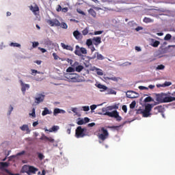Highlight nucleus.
<instances>
[{
    "mask_svg": "<svg viewBox=\"0 0 175 175\" xmlns=\"http://www.w3.org/2000/svg\"><path fill=\"white\" fill-rule=\"evenodd\" d=\"M102 111L103 113V116H108V117L116 118V121H121V120H122V118L120 116V113H118V111L117 110L109 112L107 108H103Z\"/></svg>",
    "mask_w": 175,
    "mask_h": 175,
    "instance_id": "1",
    "label": "nucleus"
},
{
    "mask_svg": "<svg viewBox=\"0 0 175 175\" xmlns=\"http://www.w3.org/2000/svg\"><path fill=\"white\" fill-rule=\"evenodd\" d=\"M151 110H152V105L148 104L145 106V109H139L137 111V114H142L143 117L147 118L151 116Z\"/></svg>",
    "mask_w": 175,
    "mask_h": 175,
    "instance_id": "2",
    "label": "nucleus"
},
{
    "mask_svg": "<svg viewBox=\"0 0 175 175\" xmlns=\"http://www.w3.org/2000/svg\"><path fill=\"white\" fill-rule=\"evenodd\" d=\"M85 136H88L87 129H82L81 126H79L75 130V137L80 139L81 137H85Z\"/></svg>",
    "mask_w": 175,
    "mask_h": 175,
    "instance_id": "3",
    "label": "nucleus"
},
{
    "mask_svg": "<svg viewBox=\"0 0 175 175\" xmlns=\"http://www.w3.org/2000/svg\"><path fill=\"white\" fill-rule=\"evenodd\" d=\"M75 49V54L79 57H81V54H87V49L84 47L80 48L79 45H77Z\"/></svg>",
    "mask_w": 175,
    "mask_h": 175,
    "instance_id": "4",
    "label": "nucleus"
},
{
    "mask_svg": "<svg viewBox=\"0 0 175 175\" xmlns=\"http://www.w3.org/2000/svg\"><path fill=\"white\" fill-rule=\"evenodd\" d=\"M46 23L50 27H59V25H61V23H59V21L57 18L48 19L46 20Z\"/></svg>",
    "mask_w": 175,
    "mask_h": 175,
    "instance_id": "5",
    "label": "nucleus"
},
{
    "mask_svg": "<svg viewBox=\"0 0 175 175\" xmlns=\"http://www.w3.org/2000/svg\"><path fill=\"white\" fill-rule=\"evenodd\" d=\"M166 94L161 93L156 96V100L159 102V103H165V100L166 99Z\"/></svg>",
    "mask_w": 175,
    "mask_h": 175,
    "instance_id": "6",
    "label": "nucleus"
},
{
    "mask_svg": "<svg viewBox=\"0 0 175 175\" xmlns=\"http://www.w3.org/2000/svg\"><path fill=\"white\" fill-rule=\"evenodd\" d=\"M101 131L103 133L98 135V139H100L103 142H105V139L109 137V132H107V130L105 129V128L103 127L101 129Z\"/></svg>",
    "mask_w": 175,
    "mask_h": 175,
    "instance_id": "7",
    "label": "nucleus"
},
{
    "mask_svg": "<svg viewBox=\"0 0 175 175\" xmlns=\"http://www.w3.org/2000/svg\"><path fill=\"white\" fill-rule=\"evenodd\" d=\"M126 95L130 99H135L139 96V94L133 91H127Z\"/></svg>",
    "mask_w": 175,
    "mask_h": 175,
    "instance_id": "8",
    "label": "nucleus"
},
{
    "mask_svg": "<svg viewBox=\"0 0 175 175\" xmlns=\"http://www.w3.org/2000/svg\"><path fill=\"white\" fill-rule=\"evenodd\" d=\"M165 111V108L161 105H159L154 108L152 114H158L159 113H163Z\"/></svg>",
    "mask_w": 175,
    "mask_h": 175,
    "instance_id": "9",
    "label": "nucleus"
},
{
    "mask_svg": "<svg viewBox=\"0 0 175 175\" xmlns=\"http://www.w3.org/2000/svg\"><path fill=\"white\" fill-rule=\"evenodd\" d=\"M73 36L77 40H81L83 39V35L79 30H76L73 32Z\"/></svg>",
    "mask_w": 175,
    "mask_h": 175,
    "instance_id": "10",
    "label": "nucleus"
},
{
    "mask_svg": "<svg viewBox=\"0 0 175 175\" xmlns=\"http://www.w3.org/2000/svg\"><path fill=\"white\" fill-rule=\"evenodd\" d=\"M44 100V95L43 94H38V96L35 98V103L39 105V103H42Z\"/></svg>",
    "mask_w": 175,
    "mask_h": 175,
    "instance_id": "11",
    "label": "nucleus"
},
{
    "mask_svg": "<svg viewBox=\"0 0 175 175\" xmlns=\"http://www.w3.org/2000/svg\"><path fill=\"white\" fill-rule=\"evenodd\" d=\"M21 91L23 92V94H25V91H27V90H29V84H25L24 82H23V81H21Z\"/></svg>",
    "mask_w": 175,
    "mask_h": 175,
    "instance_id": "12",
    "label": "nucleus"
},
{
    "mask_svg": "<svg viewBox=\"0 0 175 175\" xmlns=\"http://www.w3.org/2000/svg\"><path fill=\"white\" fill-rule=\"evenodd\" d=\"M29 8L30 10L33 12V14L35 16H38V13H39V6H38V5L36 4L34 7L31 5Z\"/></svg>",
    "mask_w": 175,
    "mask_h": 175,
    "instance_id": "13",
    "label": "nucleus"
},
{
    "mask_svg": "<svg viewBox=\"0 0 175 175\" xmlns=\"http://www.w3.org/2000/svg\"><path fill=\"white\" fill-rule=\"evenodd\" d=\"M92 42L94 46H98L102 43V39L100 38V37H94L92 38Z\"/></svg>",
    "mask_w": 175,
    "mask_h": 175,
    "instance_id": "14",
    "label": "nucleus"
},
{
    "mask_svg": "<svg viewBox=\"0 0 175 175\" xmlns=\"http://www.w3.org/2000/svg\"><path fill=\"white\" fill-rule=\"evenodd\" d=\"M40 140H45V142H50V143H54L55 140L53 137H47V136H42L40 138Z\"/></svg>",
    "mask_w": 175,
    "mask_h": 175,
    "instance_id": "15",
    "label": "nucleus"
},
{
    "mask_svg": "<svg viewBox=\"0 0 175 175\" xmlns=\"http://www.w3.org/2000/svg\"><path fill=\"white\" fill-rule=\"evenodd\" d=\"M175 101V97L167 96V94L165 96V100L164 101V103H169L170 102H174Z\"/></svg>",
    "mask_w": 175,
    "mask_h": 175,
    "instance_id": "16",
    "label": "nucleus"
},
{
    "mask_svg": "<svg viewBox=\"0 0 175 175\" xmlns=\"http://www.w3.org/2000/svg\"><path fill=\"white\" fill-rule=\"evenodd\" d=\"M61 46L64 50H68L69 51H73V46L70 45H66L64 43H62Z\"/></svg>",
    "mask_w": 175,
    "mask_h": 175,
    "instance_id": "17",
    "label": "nucleus"
},
{
    "mask_svg": "<svg viewBox=\"0 0 175 175\" xmlns=\"http://www.w3.org/2000/svg\"><path fill=\"white\" fill-rule=\"evenodd\" d=\"M38 170H39L38 168L30 165V167L29 168V174H31V173L32 174H36V172H38Z\"/></svg>",
    "mask_w": 175,
    "mask_h": 175,
    "instance_id": "18",
    "label": "nucleus"
},
{
    "mask_svg": "<svg viewBox=\"0 0 175 175\" xmlns=\"http://www.w3.org/2000/svg\"><path fill=\"white\" fill-rule=\"evenodd\" d=\"M29 167L30 165H25L22 167L23 173H27V174H29Z\"/></svg>",
    "mask_w": 175,
    "mask_h": 175,
    "instance_id": "19",
    "label": "nucleus"
},
{
    "mask_svg": "<svg viewBox=\"0 0 175 175\" xmlns=\"http://www.w3.org/2000/svg\"><path fill=\"white\" fill-rule=\"evenodd\" d=\"M59 129V126H53L52 128L49 129V130L46 129L45 131L57 132Z\"/></svg>",
    "mask_w": 175,
    "mask_h": 175,
    "instance_id": "20",
    "label": "nucleus"
},
{
    "mask_svg": "<svg viewBox=\"0 0 175 175\" xmlns=\"http://www.w3.org/2000/svg\"><path fill=\"white\" fill-rule=\"evenodd\" d=\"M97 88H99L101 92H103V91H106V90H107V87L106 85H102L100 83L97 85Z\"/></svg>",
    "mask_w": 175,
    "mask_h": 175,
    "instance_id": "21",
    "label": "nucleus"
},
{
    "mask_svg": "<svg viewBox=\"0 0 175 175\" xmlns=\"http://www.w3.org/2000/svg\"><path fill=\"white\" fill-rule=\"evenodd\" d=\"M53 111L49 110V108H44V111L42 113V116H47V114H52Z\"/></svg>",
    "mask_w": 175,
    "mask_h": 175,
    "instance_id": "22",
    "label": "nucleus"
},
{
    "mask_svg": "<svg viewBox=\"0 0 175 175\" xmlns=\"http://www.w3.org/2000/svg\"><path fill=\"white\" fill-rule=\"evenodd\" d=\"M61 113H65V111L60 109L59 108H55L53 111V114L55 116H57V114H59Z\"/></svg>",
    "mask_w": 175,
    "mask_h": 175,
    "instance_id": "23",
    "label": "nucleus"
},
{
    "mask_svg": "<svg viewBox=\"0 0 175 175\" xmlns=\"http://www.w3.org/2000/svg\"><path fill=\"white\" fill-rule=\"evenodd\" d=\"M88 13L89 14H90L91 16H92V17H96V12H95V10H94V9L90 8L88 10Z\"/></svg>",
    "mask_w": 175,
    "mask_h": 175,
    "instance_id": "24",
    "label": "nucleus"
},
{
    "mask_svg": "<svg viewBox=\"0 0 175 175\" xmlns=\"http://www.w3.org/2000/svg\"><path fill=\"white\" fill-rule=\"evenodd\" d=\"M20 129L23 131H27L28 132L29 131V127H28L27 124H23L22 126L20 127Z\"/></svg>",
    "mask_w": 175,
    "mask_h": 175,
    "instance_id": "25",
    "label": "nucleus"
},
{
    "mask_svg": "<svg viewBox=\"0 0 175 175\" xmlns=\"http://www.w3.org/2000/svg\"><path fill=\"white\" fill-rule=\"evenodd\" d=\"M144 23H146V24H148V23H154V20L148 17H145L144 18Z\"/></svg>",
    "mask_w": 175,
    "mask_h": 175,
    "instance_id": "26",
    "label": "nucleus"
},
{
    "mask_svg": "<svg viewBox=\"0 0 175 175\" xmlns=\"http://www.w3.org/2000/svg\"><path fill=\"white\" fill-rule=\"evenodd\" d=\"M83 69H84V66H81V65H79V66H77V67H75V70L76 72H81V70H83Z\"/></svg>",
    "mask_w": 175,
    "mask_h": 175,
    "instance_id": "27",
    "label": "nucleus"
},
{
    "mask_svg": "<svg viewBox=\"0 0 175 175\" xmlns=\"http://www.w3.org/2000/svg\"><path fill=\"white\" fill-rule=\"evenodd\" d=\"M107 80H111L112 81H118V80H120V78L117 77H107Z\"/></svg>",
    "mask_w": 175,
    "mask_h": 175,
    "instance_id": "28",
    "label": "nucleus"
},
{
    "mask_svg": "<svg viewBox=\"0 0 175 175\" xmlns=\"http://www.w3.org/2000/svg\"><path fill=\"white\" fill-rule=\"evenodd\" d=\"M10 46H11V47H21V44L17 42H11Z\"/></svg>",
    "mask_w": 175,
    "mask_h": 175,
    "instance_id": "29",
    "label": "nucleus"
},
{
    "mask_svg": "<svg viewBox=\"0 0 175 175\" xmlns=\"http://www.w3.org/2000/svg\"><path fill=\"white\" fill-rule=\"evenodd\" d=\"M159 44H161V42L158 40H155L152 44H151V46H152V47H158Z\"/></svg>",
    "mask_w": 175,
    "mask_h": 175,
    "instance_id": "30",
    "label": "nucleus"
},
{
    "mask_svg": "<svg viewBox=\"0 0 175 175\" xmlns=\"http://www.w3.org/2000/svg\"><path fill=\"white\" fill-rule=\"evenodd\" d=\"M0 165H1V167L2 168L9 167V163L8 162H0Z\"/></svg>",
    "mask_w": 175,
    "mask_h": 175,
    "instance_id": "31",
    "label": "nucleus"
},
{
    "mask_svg": "<svg viewBox=\"0 0 175 175\" xmlns=\"http://www.w3.org/2000/svg\"><path fill=\"white\" fill-rule=\"evenodd\" d=\"M97 55V59H99L100 61H103V59H105V57L102 55V54L98 53V52L96 53Z\"/></svg>",
    "mask_w": 175,
    "mask_h": 175,
    "instance_id": "32",
    "label": "nucleus"
},
{
    "mask_svg": "<svg viewBox=\"0 0 175 175\" xmlns=\"http://www.w3.org/2000/svg\"><path fill=\"white\" fill-rule=\"evenodd\" d=\"M59 27H61V28H63V29H68V25L65 22H62V23H60Z\"/></svg>",
    "mask_w": 175,
    "mask_h": 175,
    "instance_id": "33",
    "label": "nucleus"
},
{
    "mask_svg": "<svg viewBox=\"0 0 175 175\" xmlns=\"http://www.w3.org/2000/svg\"><path fill=\"white\" fill-rule=\"evenodd\" d=\"M165 69V66L163 64H161L157 66V70H163Z\"/></svg>",
    "mask_w": 175,
    "mask_h": 175,
    "instance_id": "34",
    "label": "nucleus"
},
{
    "mask_svg": "<svg viewBox=\"0 0 175 175\" xmlns=\"http://www.w3.org/2000/svg\"><path fill=\"white\" fill-rule=\"evenodd\" d=\"M92 40H91V39H88L87 40H86V44H87V46H88V47H90V46H92Z\"/></svg>",
    "mask_w": 175,
    "mask_h": 175,
    "instance_id": "35",
    "label": "nucleus"
},
{
    "mask_svg": "<svg viewBox=\"0 0 175 175\" xmlns=\"http://www.w3.org/2000/svg\"><path fill=\"white\" fill-rule=\"evenodd\" d=\"M82 35H83L84 36H85V35H88V27L85 28L82 31Z\"/></svg>",
    "mask_w": 175,
    "mask_h": 175,
    "instance_id": "36",
    "label": "nucleus"
},
{
    "mask_svg": "<svg viewBox=\"0 0 175 175\" xmlns=\"http://www.w3.org/2000/svg\"><path fill=\"white\" fill-rule=\"evenodd\" d=\"M172 39V35L170 34H166V36L164 37V40H170Z\"/></svg>",
    "mask_w": 175,
    "mask_h": 175,
    "instance_id": "37",
    "label": "nucleus"
},
{
    "mask_svg": "<svg viewBox=\"0 0 175 175\" xmlns=\"http://www.w3.org/2000/svg\"><path fill=\"white\" fill-rule=\"evenodd\" d=\"M135 107H136V101L134 100L130 104V109H135Z\"/></svg>",
    "mask_w": 175,
    "mask_h": 175,
    "instance_id": "38",
    "label": "nucleus"
},
{
    "mask_svg": "<svg viewBox=\"0 0 175 175\" xmlns=\"http://www.w3.org/2000/svg\"><path fill=\"white\" fill-rule=\"evenodd\" d=\"M152 98H151V96H148L144 99V102H152Z\"/></svg>",
    "mask_w": 175,
    "mask_h": 175,
    "instance_id": "39",
    "label": "nucleus"
},
{
    "mask_svg": "<svg viewBox=\"0 0 175 175\" xmlns=\"http://www.w3.org/2000/svg\"><path fill=\"white\" fill-rule=\"evenodd\" d=\"M77 125H84L85 122H84V120H80L77 122Z\"/></svg>",
    "mask_w": 175,
    "mask_h": 175,
    "instance_id": "40",
    "label": "nucleus"
},
{
    "mask_svg": "<svg viewBox=\"0 0 175 175\" xmlns=\"http://www.w3.org/2000/svg\"><path fill=\"white\" fill-rule=\"evenodd\" d=\"M119 107H120V103L114 104L113 105H112L113 110H118Z\"/></svg>",
    "mask_w": 175,
    "mask_h": 175,
    "instance_id": "41",
    "label": "nucleus"
},
{
    "mask_svg": "<svg viewBox=\"0 0 175 175\" xmlns=\"http://www.w3.org/2000/svg\"><path fill=\"white\" fill-rule=\"evenodd\" d=\"M130 65H132V63L129 62H126L125 63H123L122 64H121V66H129Z\"/></svg>",
    "mask_w": 175,
    "mask_h": 175,
    "instance_id": "42",
    "label": "nucleus"
},
{
    "mask_svg": "<svg viewBox=\"0 0 175 175\" xmlns=\"http://www.w3.org/2000/svg\"><path fill=\"white\" fill-rule=\"evenodd\" d=\"M29 115L32 116L33 118H35V117H36V113L35 108L32 109V113H30Z\"/></svg>",
    "mask_w": 175,
    "mask_h": 175,
    "instance_id": "43",
    "label": "nucleus"
},
{
    "mask_svg": "<svg viewBox=\"0 0 175 175\" xmlns=\"http://www.w3.org/2000/svg\"><path fill=\"white\" fill-rule=\"evenodd\" d=\"M38 158L40 161L44 159V155L42 153H38Z\"/></svg>",
    "mask_w": 175,
    "mask_h": 175,
    "instance_id": "44",
    "label": "nucleus"
},
{
    "mask_svg": "<svg viewBox=\"0 0 175 175\" xmlns=\"http://www.w3.org/2000/svg\"><path fill=\"white\" fill-rule=\"evenodd\" d=\"M122 109L123 110V111H124V113H127V111H128V108L126 107V105H123V106L122 107Z\"/></svg>",
    "mask_w": 175,
    "mask_h": 175,
    "instance_id": "45",
    "label": "nucleus"
},
{
    "mask_svg": "<svg viewBox=\"0 0 175 175\" xmlns=\"http://www.w3.org/2000/svg\"><path fill=\"white\" fill-rule=\"evenodd\" d=\"M164 87H170V85H172V82H167L165 81L163 84Z\"/></svg>",
    "mask_w": 175,
    "mask_h": 175,
    "instance_id": "46",
    "label": "nucleus"
},
{
    "mask_svg": "<svg viewBox=\"0 0 175 175\" xmlns=\"http://www.w3.org/2000/svg\"><path fill=\"white\" fill-rule=\"evenodd\" d=\"M83 111H89L90 107L89 106H83Z\"/></svg>",
    "mask_w": 175,
    "mask_h": 175,
    "instance_id": "47",
    "label": "nucleus"
},
{
    "mask_svg": "<svg viewBox=\"0 0 175 175\" xmlns=\"http://www.w3.org/2000/svg\"><path fill=\"white\" fill-rule=\"evenodd\" d=\"M52 55H53L54 59H55V60H57V59H58V58H59L58 55H57V53H53Z\"/></svg>",
    "mask_w": 175,
    "mask_h": 175,
    "instance_id": "48",
    "label": "nucleus"
},
{
    "mask_svg": "<svg viewBox=\"0 0 175 175\" xmlns=\"http://www.w3.org/2000/svg\"><path fill=\"white\" fill-rule=\"evenodd\" d=\"M103 31H96L94 32V35H102Z\"/></svg>",
    "mask_w": 175,
    "mask_h": 175,
    "instance_id": "49",
    "label": "nucleus"
},
{
    "mask_svg": "<svg viewBox=\"0 0 175 175\" xmlns=\"http://www.w3.org/2000/svg\"><path fill=\"white\" fill-rule=\"evenodd\" d=\"M32 46H33V49H35V47H38V46H39V42H33Z\"/></svg>",
    "mask_w": 175,
    "mask_h": 175,
    "instance_id": "50",
    "label": "nucleus"
},
{
    "mask_svg": "<svg viewBox=\"0 0 175 175\" xmlns=\"http://www.w3.org/2000/svg\"><path fill=\"white\" fill-rule=\"evenodd\" d=\"M25 154V150H23L21 152L16 154L17 157H21V155H24Z\"/></svg>",
    "mask_w": 175,
    "mask_h": 175,
    "instance_id": "51",
    "label": "nucleus"
},
{
    "mask_svg": "<svg viewBox=\"0 0 175 175\" xmlns=\"http://www.w3.org/2000/svg\"><path fill=\"white\" fill-rule=\"evenodd\" d=\"M107 110L108 111H111V110H114V108H113V106H112V105H110V106H108V107H107Z\"/></svg>",
    "mask_w": 175,
    "mask_h": 175,
    "instance_id": "52",
    "label": "nucleus"
},
{
    "mask_svg": "<svg viewBox=\"0 0 175 175\" xmlns=\"http://www.w3.org/2000/svg\"><path fill=\"white\" fill-rule=\"evenodd\" d=\"M138 88H139V90H148V88L145 87V86H139Z\"/></svg>",
    "mask_w": 175,
    "mask_h": 175,
    "instance_id": "53",
    "label": "nucleus"
},
{
    "mask_svg": "<svg viewBox=\"0 0 175 175\" xmlns=\"http://www.w3.org/2000/svg\"><path fill=\"white\" fill-rule=\"evenodd\" d=\"M57 12H61L62 10V7H61V5H57V8L56 9Z\"/></svg>",
    "mask_w": 175,
    "mask_h": 175,
    "instance_id": "54",
    "label": "nucleus"
},
{
    "mask_svg": "<svg viewBox=\"0 0 175 175\" xmlns=\"http://www.w3.org/2000/svg\"><path fill=\"white\" fill-rule=\"evenodd\" d=\"M88 126L89 128H91V127H92V126H95V122L89 123V124H88Z\"/></svg>",
    "mask_w": 175,
    "mask_h": 175,
    "instance_id": "55",
    "label": "nucleus"
},
{
    "mask_svg": "<svg viewBox=\"0 0 175 175\" xmlns=\"http://www.w3.org/2000/svg\"><path fill=\"white\" fill-rule=\"evenodd\" d=\"M83 121L85 124H87V122H90V118H84Z\"/></svg>",
    "mask_w": 175,
    "mask_h": 175,
    "instance_id": "56",
    "label": "nucleus"
},
{
    "mask_svg": "<svg viewBox=\"0 0 175 175\" xmlns=\"http://www.w3.org/2000/svg\"><path fill=\"white\" fill-rule=\"evenodd\" d=\"M38 50H40L42 53H46L47 51L44 48L38 47Z\"/></svg>",
    "mask_w": 175,
    "mask_h": 175,
    "instance_id": "57",
    "label": "nucleus"
},
{
    "mask_svg": "<svg viewBox=\"0 0 175 175\" xmlns=\"http://www.w3.org/2000/svg\"><path fill=\"white\" fill-rule=\"evenodd\" d=\"M90 109L91 110H95V109H96V105H92L90 106Z\"/></svg>",
    "mask_w": 175,
    "mask_h": 175,
    "instance_id": "58",
    "label": "nucleus"
},
{
    "mask_svg": "<svg viewBox=\"0 0 175 175\" xmlns=\"http://www.w3.org/2000/svg\"><path fill=\"white\" fill-rule=\"evenodd\" d=\"M62 12H63V13H66V12H68V8H62Z\"/></svg>",
    "mask_w": 175,
    "mask_h": 175,
    "instance_id": "59",
    "label": "nucleus"
},
{
    "mask_svg": "<svg viewBox=\"0 0 175 175\" xmlns=\"http://www.w3.org/2000/svg\"><path fill=\"white\" fill-rule=\"evenodd\" d=\"M67 72H73V68L69 67V68L67 69Z\"/></svg>",
    "mask_w": 175,
    "mask_h": 175,
    "instance_id": "60",
    "label": "nucleus"
},
{
    "mask_svg": "<svg viewBox=\"0 0 175 175\" xmlns=\"http://www.w3.org/2000/svg\"><path fill=\"white\" fill-rule=\"evenodd\" d=\"M39 125V122L38 121L33 122V126H37Z\"/></svg>",
    "mask_w": 175,
    "mask_h": 175,
    "instance_id": "61",
    "label": "nucleus"
},
{
    "mask_svg": "<svg viewBox=\"0 0 175 175\" xmlns=\"http://www.w3.org/2000/svg\"><path fill=\"white\" fill-rule=\"evenodd\" d=\"M70 131H72V127H70L67 129L66 132L68 135H70Z\"/></svg>",
    "mask_w": 175,
    "mask_h": 175,
    "instance_id": "62",
    "label": "nucleus"
},
{
    "mask_svg": "<svg viewBox=\"0 0 175 175\" xmlns=\"http://www.w3.org/2000/svg\"><path fill=\"white\" fill-rule=\"evenodd\" d=\"M142 29H143V27H137L135 29V31H142Z\"/></svg>",
    "mask_w": 175,
    "mask_h": 175,
    "instance_id": "63",
    "label": "nucleus"
},
{
    "mask_svg": "<svg viewBox=\"0 0 175 175\" xmlns=\"http://www.w3.org/2000/svg\"><path fill=\"white\" fill-rule=\"evenodd\" d=\"M90 50L92 51V53H94V51H95V46H92L91 48H90Z\"/></svg>",
    "mask_w": 175,
    "mask_h": 175,
    "instance_id": "64",
    "label": "nucleus"
}]
</instances>
